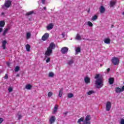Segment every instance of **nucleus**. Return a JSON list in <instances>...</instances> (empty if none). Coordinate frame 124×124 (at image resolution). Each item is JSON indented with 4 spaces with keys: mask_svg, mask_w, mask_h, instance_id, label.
I'll return each mask as SVG.
<instances>
[{
    "mask_svg": "<svg viewBox=\"0 0 124 124\" xmlns=\"http://www.w3.org/2000/svg\"><path fill=\"white\" fill-rule=\"evenodd\" d=\"M99 10L100 13L103 14L104 12H105V8H104L103 6H101L99 8Z\"/></svg>",
    "mask_w": 124,
    "mask_h": 124,
    "instance_id": "f3484780",
    "label": "nucleus"
},
{
    "mask_svg": "<svg viewBox=\"0 0 124 124\" xmlns=\"http://www.w3.org/2000/svg\"><path fill=\"white\" fill-rule=\"evenodd\" d=\"M76 55H78L81 52V48L80 47H75Z\"/></svg>",
    "mask_w": 124,
    "mask_h": 124,
    "instance_id": "2eb2a0df",
    "label": "nucleus"
},
{
    "mask_svg": "<svg viewBox=\"0 0 124 124\" xmlns=\"http://www.w3.org/2000/svg\"><path fill=\"white\" fill-rule=\"evenodd\" d=\"M1 16H5V13H3V12L1 13Z\"/></svg>",
    "mask_w": 124,
    "mask_h": 124,
    "instance_id": "37998d69",
    "label": "nucleus"
},
{
    "mask_svg": "<svg viewBox=\"0 0 124 124\" xmlns=\"http://www.w3.org/2000/svg\"><path fill=\"white\" fill-rule=\"evenodd\" d=\"M44 9L45 10H46V7H44Z\"/></svg>",
    "mask_w": 124,
    "mask_h": 124,
    "instance_id": "8fccbe9b",
    "label": "nucleus"
},
{
    "mask_svg": "<svg viewBox=\"0 0 124 124\" xmlns=\"http://www.w3.org/2000/svg\"><path fill=\"white\" fill-rule=\"evenodd\" d=\"M6 44H7V41H6V40H3L2 42V47L3 50H5V49H6Z\"/></svg>",
    "mask_w": 124,
    "mask_h": 124,
    "instance_id": "1a4fd4ad",
    "label": "nucleus"
},
{
    "mask_svg": "<svg viewBox=\"0 0 124 124\" xmlns=\"http://www.w3.org/2000/svg\"><path fill=\"white\" fill-rule=\"evenodd\" d=\"M55 121H56V118L55 116H51L49 119V123L50 124H54L55 123Z\"/></svg>",
    "mask_w": 124,
    "mask_h": 124,
    "instance_id": "ddd939ff",
    "label": "nucleus"
},
{
    "mask_svg": "<svg viewBox=\"0 0 124 124\" xmlns=\"http://www.w3.org/2000/svg\"><path fill=\"white\" fill-rule=\"evenodd\" d=\"M2 31V28L0 27V32H1Z\"/></svg>",
    "mask_w": 124,
    "mask_h": 124,
    "instance_id": "de8ad7c7",
    "label": "nucleus"
},
{
    "mask_svg": "<svg viewBox=\"0 0 124 124\" xmlns=\"http://www.w3.org/2000/svg\"><path fill=\"white\" fill-rule=\"evenodd\" d=\"M67 96H68V98H71L73 97V96H74L73 93H69L67 94Z\"/></svg>",
    "mask_w": 124,
    "mask_h": 124,
    "instance_id": "2f4dec72",
    "label": "nucleus"
},
{
    "mask_svg": "<svg viewBox=\"0 0 124 124\" xmlns=\"http://www.w3.org/2000/svg\"><path fill=\"white\" fill-rule=\"evenodd\" d=\"M115 92L117 93H122L123 91L122 90V88H120V87H116L115 88Z\"/></svg>",
    "mask_w": 124,
    "mask_h": 124,
    "instance_id": "a211bd4d",
    "label": "nucleus"
},
{
    "mask_svg": "<svg viewBox=\"0 0 124 124\" xmlns=\"http://www.w3.org/2000/svg\"><path fill=\"white\" fill-rule=\"evenodd\" d=\"M114 27V25L111 26V28H113Z\"/></svg>",
    "mask_w": 124,
    "mask_h": 124,
    "instance_id": "603ef678",
    "label": "nucleus"
},
{
    "mask_svg": "<svg viewBox=\"0 0 124 124\" xmlns=\"http://www.w3.org/2000/svg\"><path fill=\"white\" fill-rule=\"evenodd\" d=\"M100 66H102V65L101 64Z\"/></svg>",
    "mask_w": 124,
    "mask_h": 124,
    "instance_id": "864d4df0",
    "label": "nucleus"
},
{
    "mask_svg": "<svg viewBox=\"0 0 124 124\" xmlns=\"http://www.w3.org/2000/svg\"><path fill=\"white\" fill-rule=\"evenodd\" d=\"M53 96V92H49L47 93V96L48 97H51V96Z\"/></svg>",
    "mask_w": 124,
    "mask_h": 124,
    "instance_id": "72a5a7b5",
    "label": "nucleus"
},
{
    "mask_svg": "<svg viewBox=\"0 0 124 124\" xmlns=\"http://www.w3.org/2000/svg\"><path fill=\"white\" fill-rule=\"evenodd\" d=\"M4 25H5V22L4 21H0V28H3L4 27Z\"/></svg>",
    "mask_w": 124,
    "mask_h": 124,
    "instance_id": "393cba45",
    "label": "nucleus"
},
{
    "mask_svg": "<svg viewBox=\"0 0 124 124\" xmlns=\"http://www.w3.org/2000/svg\"><path fill=\"white\" fill-rule=\"evenodd\" d=\"M3 122V119L0 118V124Z\"/></svg>",
    "mask_w": 124,
    "mask_h": 124,
    "instance_id": "79ce46f5",
    "label": "nucleus"
},
{
    "mask_svg": "<svg viewBox=\"0 0 124 124\" xmlns=\"http://www.w3.org/2000/svg\"><path fill=\"white\" fill-rule=\"evenodd\" d=\"M5 79H7L8 78V76H7V74H6L4 77Z\"/></svg>",
    "mask_w": 124,
    "mask_h": 124,
    "instance_id": "c03bdc74",
    "label": "nucleus"
},
{
    "mask_svg": "<svg viewBox=\"0 0 124 124\" xmlns=\"http://www.w3.org/2000/svg\"><path fill=\"white\" fill-rule=\"evenodd\" d=\"M84 124H92L91 122H87L86 123H84Z\"/></svg>",
    "mask_w": 124,
    "mask_h": 124,
    "instance_id": "a18cd8bd",
    "label": "nucleus"
},
{
    "mask_svg": "<svg viewBox=\"0 0 124 124\" xmlns=\"http://www.w3.org/2000/svg\"><path fill=\"white\" fill-rule=\"evenodd\" d=\"M68 52V48L67 47H62L61 49V52L62 54H66Z\"/></svg>",
    "mask_w": 124,
    "mask_h": 124,
    "instance_id": "0eeeda50",
    "label": "nucleus"
},
{
    "mask_svg": "<svg viewBox=\"0 0 124 124\" xmlns=\"http://www.w3.org/2000/svg\"><path fill=\"white\" fill-rule=\"evenodd\" d=\"M91 119H92V117H91V115H88L85 118L84 123H89V122H91L90 121Z\"/></svg>",
    "mask_w": 124,
    "mask_h": 124,
    "instance_id": "9d476101",
    "label": "nucleus"
},
{
    "mask_svg": "<svg viewBox=\"0 0 124 124\" xmlns=\"http://www.w3.org/2000/svg\"><path fill=\"white\" fill-rule=\"evenodd\" d=\"M58 105H56L54 107V108L53 109V114H56L58 111Z\"/></svg>",
    "mask_w": 124,
    "mask_h": 124,
    "instance_id": "b1692460",
    "label": "nucleus"
},
{
    "mask_svg": "<svg viewBox=\"0 0 124 124\" xmlns=\"http://www.w3.org/2000/svg\"><path fill=\"white\" fill-rule=\"evenodd\" d=\"M17 117H18V120H21V119L22 118V115H18Z\"/></svg>",
    "mask_w": 124,
    "mask_h": 124,
    "instance_id": "a19ab883",
    "label": "nucleus"
},
{
    "mask_svg": "<svg viewBox=\"0 0 124 124\" xmlns=\"http://www.w3.org/2000/svg\"><path fill=\"white\" fill-rule=\"evenodd\" d=\"M11 5V1H10V0H6L5 1L4 4V5L2 6V8H3L4 9L6 8H8L9 7H10V6Z\"/></svg>",
    "mask_w": 124,
    "mask_h": 124,
    "instance_id": "7ed1b4c3",
    "label": "nucleus"
},
{
    "mask_svg": "<svg viewBox=\"0 0 124 124\" xmlns=\"http://www.w3.org/2000/svg\"><path fill=\"white\" fill-rule=\"evenodd\" d=\"M87 25L89 26V27H93V23H92L91 21H88L87 22Z\"/></svg>",
    "mask_w": 124,
    "mask_h": 124,
    "instance_id": "f704fd0d",
    "label": "nucleus"
},
{
    "mask_svg": "<svg viewBox=\"0 0 124 124\" xmlns=\"http://www.w3.org/2000/svg\"><path fill=\"white\" fill-rule=\"evenodd\" d=\"M63 92V89L62 88L60 89L59 91V94L58 95V96H59V97H62V96Z\"/></svg>",
    "mask_w": 124,
    "mask_h": 124,
    "instance_id": "412c9836",
    "label": "nucleus"
},
{
    "mask_svg": "<svg viewBox=\"0 0 124 124\" xmlns=\"http://www.w3.org/2000/svg\"><path fill=\"white\" fill-rule=\"evenodd\" d=\"M54 28V24L50 23L46 26V29L47 31H51Z\"/></svg>",
    "mask_w": 124,
    "mask_h": 124,
    "instance_id": "6e6552de",
    "label": "nucleus"
},
{
    "mask_svg": "<svg viewBox=\"0 0 124 124\" xmlns=\"http://www.w3.org/2000/svg\"><path fill=\"white\" fill-rule=\"evenodd\" d=\"M84 82L85 84H90L91 83V78L88 77L84 78Z\"/></svg>",
    "mask_w": 124,
    "mask_h": 124,
    "instance_id": "9b49d317",
    "label": "nucleus"
},
{
    "mask_svg": "<svg viewBox=\"0 0 124 124\" xmlns=\"http://www.w3.org/2000/svg\"><path fill=\"white\" fill-rule=\"evenodd\" d=\"M73 62H74V61H73V60H70L69 61H68V64H69V65L72 64V63H73Z\"/></svg>",
    "mask_w": 124,
    "mask_h": 124,
    "instance_id": "c9c22d12",
    "label": "nucleus"
},
{
    "mask_svg": "<svg viewBox=\"0 0 124 124\" xmlns=\"http://www.w3.org/2000/svg\"><path fill=\"white\" fill-rule=\"evenodd\" d=\"M98 17V16L97 15H94L92 17V21H96V20H97Z\"/></svg>",
    "mask_w": 124,
    "mask_h": 124,
    "instance_id": "c85d7f7f",
    "label": "nucleus"
},
{
    "mask_svg": "<svg viewBox=\"0 0 124 124\" xmlns=\"http://www.w3.org/2000/svg\"><path fill=\"white\" fill-rule=\"evenodd\" d=\"M111 62L114 65H118L120 63V59L117 57H113L111 60Z\"/></svg>",
    "mask_w": 124,
    "mask_h": 124,
    "instance_id": "20e7f679",
    "label": "nucleus"
},
{
    "mask_svg": "<svg viewBox=\"0 0 124 124\" xmlns=\"http://www.w3.org/2000/svg\"><path fill=\"white\" fill-rule=\"evenodd\" d=\"M48 76H49V77L53 78V77H54V76H55V74H54V73H53L52 72H49L48 73Z\"/></svg>",
    "mask_w": 124,
    "mask_h": 124,
    "instance_id": "7c9ffc66",
    "label": "nucleus"
},
{
    "mask_svg": "<svg viewBox=\"0 0 124 124\" xmlns=\"http://www.w3.org/2000/svg\"><path fill=\"white\" fill-rule=\"evenodd\" d=\"M117 2V0H112L110 2V7H113L115 4H116V3Z\"/></svg>",
    "mask_w": 124,
    "mask_h": 124,
    "instance_id": "dca6fc26",
    "label": "nucleus"
},
{
    "mask_svg": "<svg viewBox=\"0 0 124 124\" xmlns=\"http://www.w3.org/2000/svg\"><path fill=\"white\" fill-rule=\"evenodd\" d=\"M7 65H9V63H7Z\"/></svg>",
    "mask_w": 124,
    "mask_h": 124,
    "instance_id": "3c124183",
    "label": "nucleus"
},
{
    "mask_svg": "<svg viewBox=\"0 0 124 124\" xmlns=\"http://www.w3.org/2000/svg\"><path fill=\"white\" fill-rule=\"evenodd\" d=\"M56 47V45L54 43H51L49 46L47 48L46 50L45 53V56H50L52 55V53H53V49H55Z\"/></svg>",
    "mask_w": 124,
    "mask_h": 124,
    "instance_id": "f03ea898",
    "label": "nucleus"
},
{
    "mask_svg": "<svg viewBox=\"0 0 124 124\" xmlns=\"http://www.w3.org/2000/svg\"><path fill=\"white\" fill-rule=\"evenodd\" d=\"M31 37V32H26V39H30Z\"/></svg>",
    "mask_w": 124,
    "mask_h": 124,
    "instance_id": "6ab92c4d",
    "label": "nucleus"
},
{
    "mask_svg": "<svg viewBox=\"0 0 124 124\" xmlns=\"http://www.w3.org/2000/svg\"><path fill=\"white\" fill-rule=\"evenodd\" d=\"M19 70H20V67H19L18 66H16L15 68V71L16 72H18V71H19Z\"/></svg>",
    "mask_w": 124,
    "mask_h": 124,
    "instance_id": "473e14b6",
    "label": "nucleus"
},
{
    "mask_svg": "<svg viewBox=\"0 0 124 124\" xmlns=\"http://www.w3.org/2000/svg\"><path fill=\"white\" fill-rule=\"evenodd\" d=\"M85 120V117H82L78 120V124H81V122H84Z\"/></svg>",
    "mask_w": 124,
    "mask_h": 124,
    "instance_id": "4be33fe9",
    "label": "nucleus"
},
{
    "mask_svg": "<svg viewBox=\"0 0 124 124\" xmlns=\"http://www.w3.org/2000/svg\"><path fill=\"white\" fill-rule=\"evenodd\" d=\"M120 124H124V118L121 119Z\"/></svg>",
    "mask_w": 124,
    "mask_h": 124,
    "instance_id": "4c0bfd02",
    "label": "nucleus"
},
{
    "mask_svg": "<svg viewBox=\"0 0 124 124\" xmlns=\"http://www.w3.org/2000/svg\"><path fill=\"white\" fill-rule=\"evenodd\" d=\"M9 29H10L9 27H8L6 29H5L3 32V35L5 36L6 35V33H7V31H8Z\"/></svg>",
    "mask_w": 124,
    "mask_h": 124,
    "instance_id": "a878e982",
    "label": "nucleus"
},
{
    "mask_svg": "<svg viewBox=\"0 0 124 124\" xmlns=\"http://www.w3.org/2000/svg\"><path fill=\"white\" fill-rule=\"evenodd\" d=\"M108 82L110 84V85H112L114 83V78H110L108 79Z\"/></svg>",
    "mask_w": 124,
    "mask_h": 124,
    "instance_id": "cd10ccee",
    "label": "nucleus"
},
{
    "mask_svg": "<svg viewBox=\"0 0 124 124\" xmlns=\"http://www.w3.org/2000/svg\"><path fill=\"white\" fill-rule=\"evenodd\" d=\"M12 91H13L12 88L9 87L8 88V91L9 93H11V92H12Z\"/></svg>",
    "mask_w": 124,
    "mask_h": 124,
    "instance_id": "ea45409f",
    "label": "nucleus"
},
{
    "mask_svg": "<svg viewBox=\"0 0 124 124\" xmlns=\"http://www.w3.org/2000/svg\"><path fill=\"white\" fill-rule=\"evenodd\" d=\"M76 39L77 40H81V39H82V37H81L80 34H78L76 36Z\"/></svg>",
    "mask_w": 124,
    "mask_h": 124,
    "instance_id": "c756f323",
    "label": "nucleus"
},
{
    "mask_svg": "<svg viewBox=\"0 0 124 124\" xmlns=\"http://www.w3.org/2000/svg\"><path fill=\"white\" fill-rule=\"evenodd\" d=\"M49 38V33H46L42 37V40H43V41H45L47 40Z\"/></svg>",
    "mask_w": 124,
    "mask_h": 124,
    "instance_id": "423d86ee",
    "label": "nucleus"
},
{
    "mask_svg": "<svg viewBox=\"0 0 124 124\" xmlns=\"http://www.w3.org/2000/svg\"><path fill=\"white\" fill-rule=\"evenodd\" d=\"M25 47L28 52H30L31 51V46H30V45L29 44L26 45Z\"/></svg>",
    "mask_w": 124,
    "mask_h": 124,
    "instance_id": "bb28decb",
    "label": "nucleus"
},
{
    "mask_svg": "<svg viewBox=\"0 0 124 124\" xmlns=\"http://www.w3.org/2000/svg\"><path fill=\"white\" fill-rule=\"evenodd\" d=\"M110 71V68H108V69H107V72L108 73V72H109Z\"/></svg>",
    "mask_w": 124,
    "mask_h": 124,
    "instance_id": "09e8293b",
    "label": "nucleus"
},
{
    "mask_svg": "<svg viewBox=\"0 0 124 124\" xmlns=\"http://www.w3.org/2000/svg\"><path fill=\"white\" fill-rule=\"evenodd\" d=\"M31 88H32V86L31 84H27L25 86V89H26V90H28V91L31 90Z\"/></svg>",
    "mask_w": 124,
    "mask_h": 124,
    "instance_id": "aec40b11",
    "label": "nucleus"
},
{
    "mask_svg": "<svg viewBox=\"0 0 124 124\" xmlns=\"http://www.w3.org/2000/svg\"><path fill=\"white\" fill-rule=\"evenodd\" d=\"M112 106V103L111 102L108 101L106 104V111H109L111 109Z\"/></svg>",
    "mask_w": 124,
    "mask_h": 124,
    "instance_id": "39448f33",
    "label": "nucleus"
},
{
    "mask_svg": "<svg viewBox=\"0 0 124 124\" xmlns=\"http://www.w3.org/2000/svg\"><path fill=\"white\" fill-rule=\"evenodd\" d=\"M33 13H34L33 11H30V12H28V13L26 14V15H27L28 16H30V15H31V14H33Z\"/></svg>",
    "mask_w": 124,
    "mask_h": 124,
    "instance_id": "e433bc0d",
    "label": "nucleus"
},
{
    "mask_svg": "<svg viewBox=\"0 0 124 124\" xmlns=\"http://www.w3.org/2000/svg\"><path fill=\"white\" fill-rule=\"evenodd\" d=\"M104 42L106 44H110L111 42V39H110L109 38H106L104 40Z\"/></svg>",
    "mask_w": 124,
    "mask_h": 124,
    "instance_id": "f8f14e48",
    "label": "nucleus"
},
{
    "mask_svg": "<svg viewBox=\"0 0 124 124\" xmlns=\"http://www.w3.org/2000/svg\"><path fill=\"white\" fill-rule=\"evenodd\" d=\"M62 37H64V36H65V35H66V32H62Z\"/></svg>",
    "mask_w": 124,
    "mask_h": 124,
    "instance_id": "58836bf2",
    "label": "nucleus"
},
{
    "mask_svg": "<svg viewBox=\"0 0 124 124\" xmlns=\"http://www.w3.org/2000/svg\"><path fill=\"white\" fill-rule=\"evenodd\" d=\"M87 95H91L92 94H93V93H95V92H94V91L93 90H90L89 91H88L87 93Z\"/></svg>",
    "mask_w": 124,
    "mask_h": 124,
    "instance_id": "5701e85b",
    "label": "nucleus"
},
{
    "mask_svg": "<svg viewBox=\"0 0 124 124\" xmlns=\"http://www.w3.org/2000/svg\"><path fill=\"white\" fill-rule=\"evenodd\" d=\"M42 3L44 4L45 3V0H42Z\"/></svg>",
    "mask_w": 124,
    "mask_h": 124,
    "instance_id": "49530a36",
    "label": "nucleus"
},
{
    "mask_svg": "<svg viewBox=\"0 0 124 124\" xmlns=\"http://www.w3.org/2000/svg\"><path fill=\"white\" fill-rule=\"evenodd\" d=\"M94 78L96 79L95 83L97 88L98 89L102 88L103 86V79L100 77V74H96Z\"/></svg>",
    "mask_w": 124,
    "mask_h": 124,
    "instance_id": "f257e3e1",
    "label": "nucleus"
},
{
    "mask_svg": "<svg viewBox=\"0 0 124 124\" xmlns=\"http://www.w3.org/2000/svg\"><path fill=\"white\" fill-rule=\"evenodd\" d=\"M49 57V56L45 55V61H46V63L50 62L51 61V58Z\"/></svg>",
    "mask_w": 124,
    "mask_h": 124,
    "instance_id": "4468645a",
    "label": "nucleus"
}]
</instances>
